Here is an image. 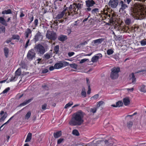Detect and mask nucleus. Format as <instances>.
<instances>
[{"mask_svg":"<svg viewBox=\"0 0 146 146\" xmlns=\"http://www.w3.org/2000/svg\"><path fill=\"white\" fill-rule=\"evenodd\" d=\"M83 112L79 111L74 114L69 122V124L72 126H80L83 122Z\"/></svg>","mask_w":146,"mask_h":146,"instance_id":"1","label":"nucleus"},{"mask_svg":"<svg viewBox=\"0 0 146 146\" xmlns=\"http://www.w3.org/2000/svg\"><path fill=\"white\" fill-rule=\"evenodd\" d=\"M76 1L80 3H74L72 5H70L69 7L70 11L75 14H78L83 6V4L82 3V0H77Z\"/></svg>","mask_w":146,"mask_h":146,"instance_id":"2","label":"nucleus"},{"mask_svg":"<svg viewBox=\"0 0 146 146\" xmlns=\"http://www.w3.org/2000/svg\"><path fill=\"white\" fill-rule=\"evenodd\" d=\"M99 9L97 8L94 9L92 10L91 11V13L92 14H93L94 15L95 14L97 15L98 14L99 15L101 16H102V15H105V16H104L105 17H109V18H110V21H111V20L112 19V17H111V15L108 14L107 10L104 9L103 11H101L100 13H99Z\"/></svg>","mask_w":146,"mask_h":146,"instance_id":"3","label":"nucleus"},{"mask_svg":"<svg viewBox=\"0 0 146 146\" xmlns=\"http://www.w3.org/2000/svg\"><path fill=\"white\" fill-rule=\"evenodd\" d=\"M120 71L119 67H114L111 70L110 76L112 79H115L117 78L119 76V72Z\"/></svg>","mask_w":146,"mask_h":146,"instance_id":"4","label":"nucleus"},{"mask_svg":"<svg viewBox=\"0 0 146 146\" xmlns=\"http://www.w3.org/2000/svg\"><path fill=\"white\" fill-rule=\"evenodd\" d=\"M68 12V15H70V14H71L72 15H75L73 13H72L70 11L69 9L68 10L67 9V8L64 9L60 13L58 14L56 17V19H59L62 18L63 16L65 15H66V13Z\"/></svg>","mask_w":146,"mask_h":146,"instance_id":"5","label":"nucleus"},{"mask_svg":"<svg viewBox=\"0 0 146 146\" xmlns=\"http://www.w3.org/2000/svg\"><path fill=\"white\" fill-rule=\"evenodd\" d=\"M34 49L38 52V54H43L45 52L44 47L40 44L36 45L34 47Z\"/></svg>","mask_w":146,"mask_h":146,"instance_id":"6","label":"nucleus"},{"mask_svg":"<svg viewBox=\"0 0 146 146\" xmlns=\"http://www.w3.org/2000/svg\"><path fill=\"white\" fill-rule=\"evenodd\" d=\"M69 64V62L64 61H60L59 62L57 63L54 64L55 69H59L63 67L68 66Z\"/></svg>","mask_w":146,"mask_h":146,"instance_id":"7","label":"nucleus"},{"mask_svg":"<svg viewBox=\"0 0 146 146\" xmlns=\"http://www.w3.org/2000/svg\"><path fill=\"white\" fill-rule=\"evenodd\" d=\"M46 37L49 39L55 40L56 38V34L54 32L50 31L47 33Z\"/></svg>","mask_w":146,"mask_h":146,"instance_id":"8","label":"nucleus"},{"mask_svg":"<svg viewBox=\"0 0 146 146\" xmlns=\"http://www.w3.org/2000/svg\"><path fill=\"white\" fill-rule=\"evenodd\" d=\"M118 4V0H110L108 5L110 7L115 8L117 7Z\"/></svg>","mask_w":146,"mask_h":146,"instance_id":"9","label":"nucleus"},{"mask_svg":"<svg viewBox=\"0 0 146 146\" xmlns=\"http://www.w3.org/2000/svg\"><path fill=\"white\" fill-rule=\"evenodd\" d=\"M35 53L33 49L29 50L27 55V58L30 60H32L35 56Z\"/></svg>","mask_w":146,"mask_h":146,"instance_id":"10","label":"nucleus"},{"mask_svg":"<svg viewBox=\"0 0 146 146\" xmlns=\"http://www.w3.org/2000/svg\"><path fill=\"white\" fill-rule=\"evenodd\" d=\"M119 5L120 6L119 11L122 12L125 9L128 8V6L123 1H121L119 3Z\"/></svg>","mask_w":146,"mask_h":146,"instance_id":"11","label":"nucleus"},{"mask_svg":"<svg viewBox=\"0 0 146 146\" xmlns=\"http://www.w3.org/2000/svg\"><path fill=\"white\" fill-rule=\"evenodd\" d=\"M43 36L41 35V33L38 31L34 36V40L35 42H36L38 40H41Z\"/></svg>","mask_w":146,"mask_h":146,"instance_id":"12","label":"nucleus"},{"mask_svg":"<svg viewBox=\"0 0 146 146\" xmlns=\"http://www.w3.org/2000/svg\"><path fill=\"white\" fill-rule=\"evenodd\" d=\"M32 31H31L29 28H27L25 31L24 35H25V38H28L29 36L31 35V36L32 35Z\"/></svg>","mask_w":146,"mask_h":146,"instance_id":"13","label":"nucleus"},{"mask_svg":"<svg viewBox=\"0 0 146 146\" xmlns=\"http://www.w3.org/2000/svg\"><path fill=\"white\" fill-rule=\"evenodd\" d=\"M98 56L95 55L93 56L91 59V61L93 62H96L99 58V57H102V55L101 53H98L97 54Z\"/></svg>","mask_w":146,"mask_h":146,"instance_id":"14","label":"nucleus"},{"mask_svg":"<svg viewBox=\"0 0 146 146\" xmlns=\"http://www.w3.org/2000/svg\"><path fill=\"white\" fill-rule=\"evenodd\" d=\"M96 3L93 0H88L86 1V4L87 7L93 6Z\"/></svg>","mask_w":146,"mask_h":146,"instance_id":"15","label":"nucleus"},{"mask_svg":"<svg viewBox=\"0 0 146 146\" xmlns=\"http://www.w3.org/2000/svg\"><path fill=\"white\" fill-rule=\"evenodd\" d=\"M146 17V14L145 12H141L138 15L137 18L139 20L143 19Z\"/></svg>","mask_w":146,"mask_h":146,"instance_id":"16","label":"nucleus"},{"mask_svg":"<svg viewBox=\"0 0 146 146\" xmlns=\"http://www.w3.org/2000/svg\"><path fill=\"white\" fill-rule=\"evenodd\" d=\"M33 100V98H32L29 100H26L25 101L23 102L22 103H21L20 104L19 106H25L27 105V104Z\"/></svg>","mask_w":146,"mask_h":146,"instance_id":"17","label":"nucleus"},{"mask_svg":"<svg viewBox=\"0 0 146 146\" xmlns=\"http://www.w3.org/2000/svg\"><path fill=\"white\" fill-rule=\"evenodd\" d=\"M58 40L61 41H64L67 39L66 36L63 35H60L58 37Z\"/></svg>","mask_w":146,"mask_h":146,"instance_id":"18","label":"nucleus"},{"mask_svg":"<svg viewBox=\"0 0 146 146\" xmlns=\"http://www.w3.org/2000/svg\"><path fill=\"white\" fill-rule=\"evenodd\" d=\"M62 133L61 131H59L56 133H54L53 134V135L55 138H57L61 136Z\"/></svg>","mask_w":146,"mask_h":146,"instance_id":"19","label":"nucleus"},{"mask_svg":"<svg viewBox=\"0 0 146 146\" xmlns=\"http://www.w3.org/2000/svg\"><path fill=\"white\" fill-rule=\"evenodd\" d=\"M124 21L125 25L129 26L131 23V19L130 18H126L124 20Z\"/></svg>","mask_w":146,"mask_h":146,"instance_id":"20","label":"nucleus"},{"mask_svg":"<svg viewBox=\"0 0 146 146\" xmlns=\"http://www.w3.org/2000/svg\"><path fill=\"white\" fill-rule=\"evenodd\" d=\"M124 105L125 106L129 105L130 103V101L128 98H125L123 100Z\"/></svg>","mask_w":146,"mask_h":146,"instance_id":"21","label":"nucleus"},{"mask_svg":"<svg viewBox=\"0 0 146 146\" xmlns=\"http://www.w3.org/2000/svg\"><path fill=\"white\" fill-rule=\"evenodd\" d=\"M139 27L135 25L132 27L131 28V31L132 32H135L138 31Z\"/></svg>","mask_w":146,"mask_h":146,"instance_id":"22","label":"nucleus"},{"mask_svg":"<svg viewBox=\"0 0 146 146\" xmlns=\"http://www.w3.org/2000/svg\"><path fill=\"white\" fill-rule=\"evenodd\" d=\"M32 133H28L25 140V142H29L30 141L32 138Z\"/></svg>","mask_w":146,"mask_h":146,"instance_id":"23","label":"nucleus"},{"mask_svg":"<svg viewBox=\"0 0 146 146\" xmlns=\"http://www.w3.org/2000/svg\"><path fill=\"white\" fill-rule=\"evenodd\" d=\"M131 75V79L132 80V83L133 84H134L135 83L136 80V78L135 77L134 73H132Z\"/></svg>","mask_w":146,"mask_h":146,"instance_id":"24","label":"nucleus"},{"mask_svg":"<svg viewBox=\"0 0 146 146\" xmlns=\"http://www.w3.org/2000/svg\"><path fill=\"white\" fill-rule=\"evenodd\" d=\"M0 23L5 26L7 25V24L5 19L2 17H0Z\"/></svg>","mask_w":146,"mask_h":146,"instance_id":"25","label":"nucleus"},{"mask_svg":"<svg viewBox=\"0 0 146 146\" xmlns=\"http://www.w3.org/2000/svg\"><path fill=\"white\" fill-rule=\"evenodd\" d=\"M7 113L6 112H5L4 115L0 118V122H1L3 121L7 117Z\"/></svg>","mask_w":146,"mask_h":146,"instance_id":"26","label":"nucleus"},{"mask_svg":"<svg viewBox=\"0 0 146 146\" xmlns=\"http://www.w3.org/2000/svg\"><path fill=\"white\" fill-rule=\"evenodd\" d=\"M81 94L83 98H85L86 97V93L84 88L82 89Z\"/></svg>","mask_w":146,"mask_h":146,"instance_id":"27","label":"nucleus"},{"mask_svg":"<svg viewBox=\"0 0 146 146\" xmlns=\"http://www.w3.org/2000/svg\"><path fill=\"white\" fill-rule=\"evenodd\" d=\"M59 45H56L54 47V53H55L56 54H58L59 53Z\"/></svg>","mask_w":146,"mask_h":146,"instance_id":"28","label":"nucleus"},{"mask_svg":"<svg viewBox=\"0 0 146 146\" xmlns=\"http://www.w3.org/2000/svg\"><path fill=\"white\" fill-rule=\"evenodd\" d=\"M4 51L5 56L6 58H7L9 52V50L8 48L6 47L4 49Z\"/></svg>","mask_w":146,"mask_h":146,"instance_id":"29","label":"nucleus"},{"mask_svg":"<svg viewBox=\"0 0 146 146\" xmlns=\"http://www.w3.org/2000/svg\"><path fill=\"white\" fill-rule=\"evenodd\" d=\"M21 68H18L15 72V76H20L21 75Z\"/></svg>","mask_w":146,"mask_h":146,"instance_id":"30","label":"nucleus"},{"mask_svg":"<svg viewBox=\"0 0 146 146\" xmlns=\"http://www.w3.org/2000/svg\"><path fill=\"white\" fill-rule=\"evenodd\" d=\"M11 11L10 9H8L7 10H5L2 11V14H8L11 13Z\"/></svg>","mask_w":146,"mask_h":146,"instance_id":"31","label":"nucleus"},{"mask_svg":"<svg viewBox=\"0 0 146 146\" xmlns=\"http://www.w3.org/2000/svg\"><path fill=\"white\" fill-rule=\"evenodd\" d=\"M17 78L18 77L17 76H15H15L14 77H11V78L9 79L8 81L9 82L15 81L17 80Z\"/></svg>","mask_w":146,"mask_h":146,"instance_id":"32","label":"nucleus"},{"mask_svg":"<svg viewBox=\"0 0 146 146\" xmlns=\"http://www.w3.org/2000/svg\"><path fill=\"white\" fill-rule=\"evenodd\" d=\"M12 38L13 40H19L20 39V36L18 35H12Z\"/></svg>","mask_w":146,"mask_h":146,"instance_id":"33","label":"nucleus"},{"mask_svg":"<svg viewBox=\"0 0 146 146\" xmlns=\"http://www.w3.org/2000/svg\"><path fill=\"white\" fill-rule=\"evenodd\" d=\"M103 41V39L102 38H100L94 40V42L95 43L100 44L102 43Z\"/></svg>","mask_w":146,"mask_h":146,"instance_id":"34","label":"nucleus"},{"mask_svg":"<svg viewBox=\"0 0 146 146\" xmlns=\"http://www.w3.org/2000/svg\"><path fill=\"white\" fill-rule=\"evenodd\" d=\"M73 104V102L71 101L70 102L65 105L64 108H65L66 109L70 107Z\"/></svg>","mask_w":146,"mask_h":146,"instance_id":"35","label":"nucleus"},{"mask_svg":"<svg viewBox=\"0 0 146 146\" xmlns=\"http://www.w3.org/2000/svg\"><path fill=\"white\" fill-rule=\"evenodd\" d=\"M145 86L144 85H142L141 86L140 88V90L141 92H146V90L145 89Z\"/></svg>","mask_w":146,"mask_h":146,"instance_id":"36","label":"nucleus"},{"mask_svg":"<svg viewBox=\"0 0 146 146\" xmlns=\"http://www.w3.org/2000/svg\"><path fill=\"white\" fill-rule=\"evenodd\" d=\"M72 133L74 135L76 136H79V133L78 130L76 129H74L72 132Z\"/></svg>","mask_w":146,"mask_h":146,"instance_id":"37","label":"nucleus"},{"mask_svg":"<svg viewBox=\"0 0 146 146\" xmlns=\"http://www.w3.org/2000/svg\"><path fill=\"white\" fill-rule=\"evenodd\" d=\"M31 113L30 111H29L26 114L25 116V119H29L31 116Z\"/></svg>","mask_w":146,"mask_h":146,"instance_id":"38","label":"nucleus"},{"mask_svg":"<svg viewBox=\"0 0 146 146\" xmlns=\"http://www.w3.org/2000/svg\"><path fill=\"white\" fill-rule=\"evenodd\" d=\"M116 104L117 107H120L122 106L123 103L121 101H119L116 102Z\"/></svg>","mask_w":146,"mask_h":146,"instance_id":"39","label":"nucleus"},{"mask_svg":"<svg viewBox=\"0 0 146 146\" xmlns=\"http://www.w3.org/2000/svg\"><path fill=\"white\" fill-rule=\"evenodd\" d=\"M20 65L23 68L26 69L27 68V65L26 64L23 62H21L20 64Z\"/></svg>","mask_w":146,"mask_h":146,"instance_id":"40","label":"nucleus"},{"mask_svg":"<svg viewBox=\"0 0 146 146\" xmlns=\"http://www.w3.org/2000/svg\"><path fill=\"white\" fill-rule=\"evenodd\" d=\"M70 66L75 69H77V68L78 67V65L76 64H75V63H73L72 64H70Z\"/></svg>","mask_w":146,"mask_h":146,"instance_id":"41","label":"nucleus"},{"mask_svg":"<svg viewBox=\"0 0 146 146\" xmlns=\"http://www.w3.org/2000/svg\"><path fill=\"white\" fill-rule=\"evenodd\" d=\"M113 50L111 49H108L107 51V53L108 55L112 54L113 52Z\"/></svg>","mask_w":146,"mask_h":146,"instance_id":"42","label":"nucleus"},{"mask_svg":"<svg viewBox=\"0 0 146 146\" xmlns=\"http://www.w3.org/2000/svg\"><path fill=\"white\" fill-rule=\"evenodd\" d=\"M44 58L45 59H49L50 57L51 56L50 54H49L46 53L44 55Z\"/></svg>","mask_w":146,"mask_h":146,"instance_id":"43","label":"nucleus"},{"mask_svg":"<svg viewBox=\"0 0 146 146\" xmlns=\"http://www.w3.org/2000/svg\"><path fill=\"white\" fill-rule=\"evenodd\" d=\"M133 125V122L132 121H130L127 123V127L129 128L131 127Z\"/></svg>","mask_w":146,"mask_h":146,"instance_id":"44","label":"nucleus"},{"mask_svg":"<svg viewBox=\"0 0 146 146\" xmlns=\"http://www.w3.org/2000/svg\"><path fill=\"white\" fill-rule=\"evenodd\" d=\"M140 43L141 45L142 46H145L146 45V40H143L141 41Z\"/></svg>","mask_w":146,"mask_h":146,"instance_id":"45","label":"nucleus"},{"mask_svg":"<svg viewBox=\"0 0 146 146\" xmlns=\"http://www.w3.org/2000/svg\"><path fill=\"white\" fill-rule=\"evenodd\" d=\"M64 140L63 138H60L58 140L57 143L58 144H60Z\"/></svg>","mask_w":146,"mask_h":146,"instance_id":"46","label":"nucleus"},{"mask_svg":"<svg viewBox=\"0 0 146 146\" xmlns=\"http://www.w3.org/2000/svg\"><path fill=\"white\" fill-rule=\"evenodd\" d=\"M10 90V88L9 87L7 88L3 91L2 93L5 94L7 93Z\"/></svg>","mask_w":146,"mask_h":146,"instance_id":"47","label":"nucleus"},{"mask_svg":"<svg viewBox=\"0 0 146 146\" xmlns=\"http://www.w3.org/2000/svg\"><path fill=\"white\" fill-rule=\"evenodd\" d=\"M104 103V102L102 101H100L98 102V104L97 107L98 108L101 105H102Z\"/></svg>","mask_w":146,"mask_h":146,"instance_id":"48","label":"nucleus"},{"mask_svg":"<svg viewBox=\"0 0 146 146\" xmlns=\"http://www.w3.org/2000/svg\"><path fill=\"white\" fill-rule=\"evenodd\" d=\"M88 59H86V58H84L82 59L80 61V64H82L83 63L85 62H86L87 60H88Z\"/></svg>","mask_w":146,"mask_h":146,"instance_id":"49","label":"nucleus"},{"mask_svg":"<svg viewBox=\"0 0 146 146\" xmlns=\"http://www.w3.org/2000/svg\"><path fill=\"white\" fill-rule=\"evenodd\" d=\"M104 142L106 146H111V144H109V143L108 140H105L104 141Z\"/></svg>","mask_w":146,"mask_h":146,"instance_id":"50","label":"nucleus"},{"mask_svg":"<svg viewBox=\"0 0 146 146\" xmlns=\"http://www.w3.org/2000/svg\"><path fill=\"white\" fill-rule=\"evenodd\" d=\"M30 39H28L25 45V48H26L28 46V44L30 42Z\"/></svg>","mask_w":146,"mask_h":146,"instance_id":"51","label":"nucleus"},{"mask_svg":"<svg viewBox=\"0 0 146 146\" xmlns=\"http://www.w3.org/2000/svg\"><path fill=\"white\" fill-rule=\"evenodd\" d=\"M88 90L87 92V93L88 94H90L91 92V89L90 88V85L88 84Z\"/></svg>","mask_w":146,"mask_h":146,"instance_id":"52","label":"nucleus"},{"mask_svg":"<svg viewBox=\"0 0 146 146\" xmlns=\"http://www.w3.org/2000/svg\"><path fill=\"white\" fill-rule=\"evenodd\" d=\"M46 106L47 104H45L42 106V108L43 110H44L46 109Z\"/></svg>","mask_w":146,"mask_h":146,"instance_id":"53","label":"nucleus"},{"mask_svg":"<svg viewBox=\"0 0 146 146\" xmlns=\"http://www.w3.org/2000/svg\"><path fill=\"white\" fill-rule=\"evenodd\" d=\"M99 97V95L98 94L94 95V96L91 97V98H93L95 99H97Z\"/></svg>","mask_w":146,"mask_h":146,"instance_id":"54","label":"nucleus"},{"mask_svg":"<svg viewBox=\"0 0 146 146\" xmlns=\"http://www.w3.org/2000/svg\"><path fill=\"white\" fill-rule=\"evenodd\" d=\"M30 21L29 22V24L31 23L32 21H33L34 17L33 15H32L31 17L29 18Z\"/></svg>","mask_w":146,"mask_h":146,"instance_id":"55","label":"nucleus"},{"mask_svg":"<svg viewBox=\"0 0 146 146\" xmlns=\"http://www.w3.org/2000/svg\"><path fill=\"white\" fill-rule=\"evenodd\" d=\"M34 24L36 26L38 24V20L37 19H36L34 22Z\"/></svg>","mask_w":146,"mask_h":146,"instance_id":"56","label":"nucleus"},{"mask_svg":"<svg viewBox=\"0 0 146 146\" xmlns=\"http://www.w3.org/2000/svg\"><path fill=\"white\" fill-rule=\"evenodd\" d=\"M42 87L44 90H48L49 89L48 87L46 85L42 86Z\"/></svg>","mask_w":146,"mask_h":146,"instance_id":"57","label":"nucleus"},{"mask_svg":"<svg viewBox=\"0 0 146 146\" xmlns=\"http://www.w3.org/2000/svg\"><path fill=\"white\" fill-rule=\"evenodd\" d=\"M0 30L1 31L3 32H5V28L4 27H2L0 28Z\"/></svg>","mask_w":146,"mask_h":146,"instance_id":"58","label":"nucleus"},{"mask_svg":"<svg viewBox=\"0 0 146 146\" xmlns=\"http://www.w3.org/2000/svg\"><path fill=\"white\" fill-rule=\"evenodd\" d=\"M54 69H55L54 65V66H50L49 68V70L50 71H52Z\"/></svg>","mask_w":146,"mask_h":146,"instance_id":"59","label":"nucleus"},{"mask_svg":"<svg viewBox=\"0 0 146 146\" xmlns=\"http://www.w3.org/2000/svg\"><path fill=\"white\" fill-rule=\"evenodd\" d=\"M97 108H93L91 109V111L93 113H94L95 112H96V111H97Z\"/></svg>","mask_w":146,"mask_h":146,"instance_id":"60","label":"nucleus"},{"mask_svg":"<svg viewBox=\"0 0 146 146\" xmlns=\"http://www.w3.org/2000/svg\"><path fill=\"white\" fill-rule=\"evenodd\" d=\"M48 71V70L47 69H45L42 70V73H46Z\"/></svg>","mask_w":146,"mask_h":146,"instance_id":"61","label":"nucleus"},{"mask_svg":"<svg viewBox=\"0 0 146 146\" xmlns=\"http://www.w3.org/2000/svg\"><path fill=\"white\" fill-rule=\"evenodd\" d=\"M74 52H69L68 53V55L70 57L72 56L74 54Z\"/></svg>","mask_w":146,"mask_h":146,"instance_id":"62","label":"nucleus"},{"mask_svg":"<svg viewBox=\"0 0 146 146\" xmlns=\"http://www.w3.org/2000/svg\"><path fill=\"white\" fill-rule=\"evenodd\" d=\"M88 8L85 9V10L87 11H90L91 10V9L90 7H87Z\"/></svg>","mask_w":146,"mask_h":146,"instance_id":"63","label":"nucleus"},{"mask_svg":"<svg viewBox=\"0 0 146 146\" xmlns=\"http://www.w3.org/2000/svg\"><path fill=\"white\" fill-rule=\"evenodd\" d=\"M146 70H139L137 72H135V74L138 73L140 72H146Z\"/></svg>","mask_w":146,"mask_h":146,"instance_id":"64","label":"nucleus"}]
</instances>
